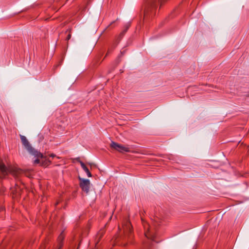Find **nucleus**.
Listing matches in <instances>:
<instances>
[{
    "label": "nucleus",
    "mask_w": 249,
    "mask_h": 249,
    "mask_svg": "<svg viewBox=\"0 0 249 249\" xmlns=\"http://www.w3.org/2000/svg\"><path fill=\"white\" fill-rule=\"evenodd\" d=\"M20 139L23 145H24L25 148L31 154L34 155L35 157H43L42 154L35 150L32 147L25 136L20 135Z\"/></svg>",
    "instance_id": "nucleus-1"
},
{
    "label": "nucleus",
    "mask_w": 249,
    "mask_h": 249,
    "mask_svg": "<svg viewBox=\"0 0 249 249\" xmlns=\"http://www.w3.org/2000/svg\"><path fill=\"white\" fill-rule=\"evenodd\" d=\"M78 179L80 181L79 186L83 191L88 193L90 188V181L88 179H85L78 177Z\"/></svg>",
    "instance_id": "nucleus-2"
},
{
    "label": "nucleus",
    "mask_w": 249,
    "mask_h": 249,
    "mask_svg": "<svg viewBox=\"0 0 249 249\" xmlns=\"http://www.w3.org/2000/svg\"><path fill=\"white\" fill-rule=\"evenodd\" d=\"M110 147L112 148H113L120 152H128L130 151V149L128 147H124L123 145L119 144L114 142H111L110 143Z\"/></svg>",
    "instance_id": "nucleus-3"
},
{
    "label": "nucleus",
    "mask_w": 249,
    "mask_h": 249,
    "mask_svg": "<svg viewBox=\"0 0 249 249\" xmlns=\"http://www.w3.org/2000/svg\"><path fill=\"white\" fill-rule=\"evenodd\" d=\"M123 228L124 233L126 234H128L129 236L130 237L131 234L132 232V228L130 222H126V224L123 225Z\"/></svg>",
    "instance_id": "nucleus-4"
},
{
    "label": "nucleus",
    "mask_w": 249,
    "mask_h": 249,
    "mask_svg": "<svg viewBox=\"0 0 249 249\" xmlns=\"http://www.w3.org/2000/svg\"><path fill=\"white\" fill-rule=\"evenodd\" d=\"M65 235L63 232H62L57 238L58 241V249H62V247L63 246V241L64 239Z\"/></svg>",
    "instance_id": "nucleus-5"
},
{
    "label": "nucleus",
    "mask_w": 249,
    "mask_h": 249,
    "mask_svg": "<svg viewBox=\"0 0 249 249\" xmlns=\"http://www.w3.org/2000/svg\"><path fill=\"white\" fill-rule=\"evenodd\" d=\"M77 160L80 163L82 168L85 171V172L87 173V176L89 177H92V175H91V173L90 172L89 170V169L87 168V167L85 164V163L83 161L80 160L79 158H78L77 159Z\"/></svg>",
    "instance_id": "nucleus-6"
},
{
    "label": "nucleus",
    "mask_w": 249,
    "mask_h": 249,
    "mask_svg": "<svg viewBox=\"0 0 249 249\" xmlns=\"http://www.w3.org/2000/svg\"><path fill=\"white\" fill-rule=\"evenodd\" d=\"M129 25H126L125 26V29L117 37V38L116 39V45H117V44L120 42V41L123 37V36H124V34L126 33V32H127L128 29L129 28Z\"/></svg>",
    "instance_id": "nucleus-7"
},
{
    "label": "nucleus",
    "mask_w": 249,
    "mask_h": 249,
    "mask_svg": "<svg viewBox=\"0 0 249 249\" xmlns=\"http://www.w3.org/2000/svg\"><path fill=\"white\" fill-rule=\"evenodd\" d=\"M0 171L3 176H5L10 172V169L7 168L4 164L0 163Z\"/></svg>",
    "instance_id": "nucleus-8"
},
{
    "label": "nucleus",
    "mask_w": 249,
    "mask_h": 249,
    "mask_svg": "<svg viewBox=\"0 0 249 249\" xmlns=\"http://www.w3.org/2000/svg\"><path fill=\"white\" fill-rule=\"evenodd\" d=\"M40 159H42V160L41 161V165L44 167H47L49 166L52 162V161L49 160L47 158L46 156H44L43 155V157L41 158Z\"/></svg>",
    "instance_id": "nucleus-9"
},
{
    "label": "nucleus",
    "mask_w": 249,
    "mask_h": 249,
    "mask_svg": "<svg viewBox=\"0 0 249 249\" xmlns=\"http://www.w3.org/2000/svg\"><path fill=\"white\" fill-rule=\"evenodd\" d=\"M71 29H69L65 32V34H68L66 38V40L67 41L71 38Z\"/></svg>",
    "instance_id": "nucleus-10"
},
{
    "label": "nucleus",
    "mask_w": 249,
    "mask_h": 249,
    "mask_svg": "<svg viewBox=\"0 0 249 249\" xmlns=\"http://www.w3.org/2000/svg\"><path fill=\"white\" fill-rule=\"evenodd\" d=\"M144 234L147 238H150L152 240H154V236L150 234L148 230L147 231H145Z\"/></svg>",
    "instance_id": "nucleus-11"
},
{
    "label": "nucleus",
    "mask_w": 249,
    "mask_h": 249,
    "mask_svg": "<svg viewBox=\"0 0 249 249\" xmlns=\"http://www.w3.org/2000/svg\"><path fill=\"white\" fill-rule=\"evenodd\" d=\"M39 158H37L34 161V163L35 164H39V163H41V161L39 159Z\"/></svg>",
    "instance_id": "nucleus-12"
},
{
    "label": "nucleus",
    "mask_w": 249,
    "mask_h": 249,
    "mask_svg": "<svg viewBox=\"0 0 249 249\" xmlns=\"http://www.w3.org/2000/svg\"><path fill=\"white\" fill-rule=\"evenodd\" d=\"M49 156H50V157L54 158V157H55L56 156H55V154H50V155H49Z\"/></svg>",
    "instance_id": "nucleus-13"
},
{
    "label": "nucleus",
    "mask_w": 249,
    "mask_h": 249,
    "mask_svg": "<svg viewBox=\"0 0 249 249\" xmlns=\"http://www.w3.org/2000/svg\"><path fill=\"white\" fill-rule=\"evenodd\" d=\"M143 225H144V229H146V226H147L148 227V225L147 223L143 224Z\"/></svg>",
    "instance_id": "nucleus-14"
},
{
    "label": "nucleus",
    "mask_w": 249,
    "mask_h": 249,
    "mask_svg": "<svg viewBox=\"0 0 249 249\" xmlns=\"http://www.w3.org/2000/svg\"><path fill=\"white\" fill-rule=\"evenodd\" d=\"M115 22V21H113L110 23V24L107 27V28H108L112 24Z\"/></svg>",
    "instance_id": "nucleus-15"
},
{
    "label": "nucleus",
    "mask_w": 249,
    "mask_h": 249,
    "mask_svg": "<svg viewBox=\"0 0 249 249\" xmlns=\"http://www.w3.org/2000/svg\"><path fill=\"white\" fill-rule=\"evenodd\" d=\"M109 50H108L107 52V53H106V56L107 55H108V54H109Z\"/></svg>",
    "instance_id": "nucleus-16"
},
{
    "label": "nucleus",
    "mask_w": 249,
    "mask_h": 249,
    "mask_svg": "<svg viewBox=\"0 0 249 249\" xmlns=\"http://www.w3.org/2000/svg\"><path fill=\"white\" fill-rule=\"evenodd\" d=\"M43 247H41V248H40V249H42Z\"/></svg>",
    "instance_id": "nucleus-17"
}]
</instances>
